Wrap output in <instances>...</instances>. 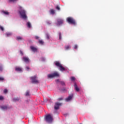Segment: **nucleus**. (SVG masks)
<instances>
[{"mask_svg":"<svg viewBox=\"0 0 124 124\" xmlns=\"http://www.w3.org/2000/svg\"><path fill=\"white\" fill-rule=\"evenodd\" d=\"M19 9H20V10L19 11V13L21 17L23 19H27V18H28V16H27L26 11L23 9V8H22V7H19Z\"/></svg>","mask_w":124,"mask_h":124,"instance_id":"obj_1","label":"nucleus"},{"mask_svg":"<svg viewBox=\"0 0 124 124\" xmlns=\"http://www.w3.org/2000/svg\"><path fill=\"white\" fill-rule=\"evenodd\" d=\"M54 64L56 65V66H57V67H59L60 68V70L61 71H64L65 70V68L62 66V64L59 61H55L54 62Z\"/></svg>","mask_w":124,"mask_h":124,"instance_id":"obj_2","label":"nucleus"},{"mask_svg":"<svg viewBox=\"0 0 124 124\" xmlns=\"http://www.w3.org/2000/svg\"><path fill=\"white\" fill-rule=\"evenodd\" d=\"M66 21L69 24H71L72 25H74L75 26L76 25V21H75V19L73 18V17H68L67 18Z\"/></svg>","mask_w":124,"mask_h":124,"instance_id":"obj_3","label":"nucleus"},{"mask_svg":"<svg viewBox=\"0 0 124 124\" xmlns=\"http://www.w3.org/2000/svg\"><path fill=\"white\" fill-rule=\"evenodd\" d=\"M45 120L46 123L51 124V123L53 122V117H52L50 114H48L46 116Z\"/></svg>","mask_w":124,"mask_h":124,"instance_id":"obj_4","label":"nucleus"},{"mask_svg":"<svg viewBox=\"0 0 124 124\" xmlns=\"http://www.w3.org/2000/svg\"><path fill=\"white\" fill-rule=\"evenodd\" d=\"M60 74L57 72H55L51 74H49L47 75L48 78H54V77H59Z\"/></svg>","mask_w":124,"mask_h":124,"instance_id":"obj_5","label":"nucleus"},{"mask_svg":"<svg viewBox=\"0 0 124 124\" xmlns=\"http://www.w3.org/2000/svg\"><path fill=\"white\" fill-rule=\"evenodd\" d=\"M30 79L31 80V82L33 83L37 84L38 83H39V81L37 80V77H36V76L31 77Z\"/></svg>","mask_w":124,"mask_h":124,"instance_id":"obj_6","label":"nucleus"},{"mask_svg":"<svg viewBox=\"0 0 124 124\" xmlns=\"http://www.w3.org/2000/svg\"><path fill=\"white\" fill-rule=\"evenodd\" d=\"M62 103L56 102L54 106L55 110H59L60 109V106H62Z\"/></svg>","mask_w":124,"mask_h":124,"instance_id":"obj_7","label":"nucleus"},{"mask_svg":"<svg viewBox=\"0 0 124 124\" xmlns=\"http://www.w3.org/2000/svg\"><path fill=\"white\" fill-rule=\"evenodd\" d=\"M57 25L58 26H61V25H62V24H63V19H62L58 18L57 19Z\"/></svg>","mask_w":124,"mask_h":124,"instance_id":"obj_8","label":"nucleus"},{"mask_svg":"<svg viewBox=\"0 0 124 124\" xmlns=\"http://www.w3.org/2000/svg\"><path fill=\"white\" fill-rule=\"evenodd\" d=\"M22 60L25 62H26V63H29L30 62V59H29L28 57H23L22 58Z\"/></svg>","mask_w":124,"mask_h":124,"instance_id":"obj_9","label":"nucleus"},{"mask_svg":"<svg viewBox=\"0 0 124 124\" xmlns=\"http://www.w3.org/2000/svg\"><path fill=\"white\" fill-rule=\"evenodd\" d=\"M73 97V94L72 95H69L68 97L65 98V101L67 102H68V101H70L71 99H72V98Z\"/></svg>","mask_w":124,"mask_h":124,"instance_id":"obj_10","label":"nucleus"},{"mask_svg":"<svg viewBox=\"0 0 124 124\" xmlns=\"http://www.w3.org/2000/svg\"><path fill=\"white\" fill-rule=\"evenodd\" d=\"M15 71H17V72H21L22 71V69L21 67L16 66L15 67Z\"/></svg>","mask_w":124,"mask_h":124,"instance_id":"obj_11","label":"nucleus"},{"mask_svg":"<svg viewBox=\"0 0 124 124\" xmlns=\"http://www.w3.org/2000/svg\"><path fill=\"white\" fill-rule=\"evenodd\" d=\"M74 88H75V90L76 91V92H80V88H79V87H78V86H77V84L74 82Z\"/></svg>","mask_w":124,"mask_h":124,"instance_id":"obj_12","label":"nucleus"},{"mask_svg":"<svg viewBox=\"0 0 124 124\" xmlns=\"http://www.w3.org/2000/svg\"><path fill=\"white\" fill-rule=\"evenodd\" d=\"M30 49H31L33 52H37V48L33 46H30Z\"/></svg>","mask_w":124,"mask_h":124,"instance_id":"obj_13","label":"nucleus"},{"mask_svg":"<svg viewBox=\"0 0 124 124\" xmlns=\"http://www.w3.org/2000/svg\"><path fill=\"white\" fill-rule=\"evenodd\" d=\"M0 108H2V110H7L8 108L6 106H2L0 107Z\"/></svg>","mask_w":124,"mask_h":124,"instance_id":"obj_14","label":"nucleus"},{"mask_svg":"<svg viewBox=\"0 0 124 124\" xmlns=\"http://www.w3.org/2000/svg\"><path fill=\"white\" fill-rule=\"evenodd\" d=\"M16 40H17L18 41H20V40H23V38L19 36H17Z\"/></svg>","mask_w":124,"mask_h":124,"instance_id":"obj_15","label":"nucleus"},{"mask_svg":"<svg viewBox=\"0 0 124 124\" xmlns=\"http://www.w3.org/2000/svg\"><path fill=\"white\" fill-rule=\"evenodd\" d=\"M49 12L50 14H52V15H54V14H55V10L53 9H50Z\"/></svg>","mask_w":124,"mask_h":124,"instance_id":"obj_16","label":"nucleus"},{"mask_svg":"<svg viewBox=\"0 0 124 124\" xmlns=\"http://www.w3.org/2000/svg\"><path fill=\"white\" fill-rule=\"evenodd\" d=\"M27 27L28 28H29V29H31V22H27Z\"/></svg>","mask_w":124,"mask_h":124,"instance_id":"obj_17","label":"nucleus"},{"mask_svg":"<svg viewBox=\"0 0 124 124\" xmlns=\"http://www.w3.org/2000/svg\"><path fill=\"white\" fill-rule=\"evenodd\" d=\"M2 12L3 14H5V15H9V12H8L2 11Z\"/></svg>","mask_w":124,"mask_h":124,"instance_id":"obj_18","label":"nucleus"},{"mask_svg":"<svg viewBox=\"0 0 124 124\" xmlns=\"http://www.w3.org/2000/svg\"><path fill=\"white\" fill-rule=\"evenodd\" d=\"M39 43L41 44V45H43L44 44V42L42 40H39Z\"/></svg>","mask_w":124,"mask_h":124,"instance_id":"obj_19","label":"nucleus"},{"mask_svg":"<svg viewBox=\"0 0 124 124\" xmlns=\"http://www.w3.org/2000/svg\"><path fill=\"white\" fill-rule=\"evenodd\" d=\"M71 46H65V50H69Z\"/></svg>","mask_w":124,"mask_h":124,"instance_id":"obj_20","label":"nucleus"},{"mask_svg":"<svg viewBox=\"0 0 124 124\" xmlns=\"http://www.w3.org/2000/svg\"><path fill=\"white\" fill-rule=\"evenodd\" d=\"M13 101H19V98H14L13 99Z\"/></svg>","mask_w":124,"mask_h":124,"instance_id":"obj_21","label":"nucleus"},{"mask_svg":"<svg viewBox=\"0 0 124 124\" xmlns=\"http://www.w3.org/2000/svg\"><path fill=\"white\" fill-rule=\"evenodd\" d=\"M6 35H7V36L8 37L11 36V35H12V33H11V32L6 33Z\"/></svg>","mask_w":124,"mask_h":124,"instance_id":"obj_22","label":"nucleus"},{"mask_svg":"<svg viewBox=\"0 0 124 124\" xmlns=\"http://www.w3.org/2000/svg\"><path fill=\"white\" fill-rule=\"evenodd\" d=\"M70 79H71L72 82H73V81H75V77H71Z\"/></svg>","mask_w":124,"mask_h":124,"instance_id":"obj_23","label":"nucleus"},{"mask_svg":"<svg viewBox=\"0 0 124 124\" xmlns=\"http://www.w3.org/2000/svg\"><path fill=\"white\" fill-rule=\"evenodd\" d=\"M29 95H30V92H29V91H27L26 93V96H29Z\"/></svg>","mask_w":124,"mask_h":124,"instance_id":"obj_24","label":"nucleus"},{"mask_svg":"<svg viewBox=\"0 0 124 124\" xmlns=\"http://www.w3.org/2000/svg\"><path fill=\"white\" fill-rule=\"evenodd\" d=\"M56 9L58 11L61 10V8L58 5L56 6Z\"/></svg>","mask_w":124,"mask_h":124,"instance_id":"obj_25","label":"nucleus"},{"mask_svg":"<svg viewBox=\"0 0 124 124\" xmlns=\"http://www.w3.org/2000/svg\"><path fill=\"white\" fill-rule=\"evenodd\" d=\"M17 0H9L10 2H15V1H17Z\"/></svg>","mask_w":124,"mask_h":124,"instance_id":"obj_26","label":"nucleus"},{"mask_svg":"<svg viewBox=\"0 0 124 124\" xmlns=\"http://www.w3.org/2000/svg\"><path fill=\"white\" fill-rule=\"evenodd\" d=\"M59 39H62V33L59 32Z\"/></svg>","mask_w":124,"mask_h":124,"instance_id":"obj_27","label":"nucleus"},{"mask_svg":"<svg viewBox=\"0 0 124 124\" xmlns=\"http://www.w3.org/2000/svg\"><path fill=\"white\" fill-rule=\"evenodd\" d=\"M60 83L62 86H64V85H65V83L63 81H61Z\"/></svg>","mask_w":124,"mask_h":124,"instance_id":"obj_28","label":"nucleus"},{"mask_svg":"<svg viewBox=\"0 0 124 124\" xmlns=\"http://www.w3.org/2000/svg\"><path fill=\"white\" fill-rule=\"evenodd\" d=\"M0 30H1V31H4V29H3V28L1 26H0Z\"/></svg>","mask_w":124,"mask_h":124,"instance_id":"obj_29","label":"nucleus"},{"mask_svg":"<svg viewBox=\"0 0 124 124\" xmlns=\"http://www.w3.org/2000/svg\"><path fill=\"white\" fill-rule=\"evenodd\" d=\"M8 90H7V89H4V93H8Z\"/></svg>","mask_w":124,"mask_h":124,"instance_id":"obj_30","label":"nucleus"},{"mask_svg":"<svg viewBox=\"0 0 124 124\" xmlns=\"http://www.w3.org/2000/svg\"><path fill=\"white\" fill-rule=\"evenodd\" d=\"M3 80H4V78L0 77V81H3Z\"/></svg>","mask_w":124,"mask_h":124,"instance_id":"obj_31","label":"nucleus"},{"mask_svg":"<svg viewBox=\"0 0 124 124\" xmlns=\"http://www.w3.org/2000/svg\"><path fill=\"white\" fill-rule=\"evenodd\" d=\"M0 100H3V96H0Z\"/></svg>","mask_w":124,"mask_h":124,"instance_id":"obj_32","label":"nucleus"},{"mask_svg":"<svg viewBox=\"0 0 124 124\" xmlns=\"http://www.w3.org/2000/svg\"><path fill=\"white\" fill-rule=\"evenodd\" d=\"M35 39H38V40H39V37H38V36H35Z\"/></svg>","mask_w":124,"mask_h":124,"instance_id":"obj_33","label":"nucleus"},{"mask_svg":"<svg viewBox=\"0 0 124 124\" xmlns=\"http://www.w3.org/2000/svg\"><path fill=\"white\" fill-rule=\"evenodd\" d=\"M74 49H76L78 48V46H77V45H76L75 46H74Z\"/></svg>","mask_w":124,"mask_h":124,"instance_id":"obj_34","label":"nucleus"},{"mask_svg":"<svg viewBox=\"0 0 124 124\" xmlns=\"http://www.w3.org/2000/svg\"><path fill=\"white\" fill-rule=\"evenodd\" d=\"M62 92H65V91H66V89L65 88H63L62 89Z\"/></svg>","mask_w":124,"mask_h":124,"instance_id":"obj_35","label":"nucleus"},{"mask_svg":"<svg viewBox=\"0 0 124 124\" xmlns=\"http://www.w3.org/2000/svg\"><path fill=\"white\" fill-rule=\"evenodd\" d=\"M0 71H2V66H0Z\"/></svg>","mask_w":124,"mask_h":124,"instance_id":"obj_36","label":"nucleus"},{"mask_svg":"<svg viewBox=\"0 0 124 124\" xmlns=\"http://www.w3.org/2000/svg\"><path fill=\"white\" fill-rule=\"evenodd\" d=\"M41 60L43 61V62H44V61H45V58L42 57V58H41Z\"/></svg>","mask_w":124,"mask_h":124,"instance_id":"obj_37","label":"nucleus"},{"mask_svg":"<svg viewBox=\"0 0 124 124\" xmlns=\"http://www.w3.org/2000/svg\"><path fill=\"white\" fill-rule=\"evenodd\" d=\"M46 38H47V39H49V34H46Z\"/></svg>","mask_w":124,"mask_h":124,"instance_id":"obj_38","label":"nucleus"},{"mask_svg":"<svg viewBox=\"0 0 124 124\" xmlns=\"http://www.w3.org/2000/svg\"><path fill=\"white\" fill-rule=\"evenodd\" d=\"M59 101H61V100H62V98H58Z\"/></svg>","mask_w":124,"mask_h":124,"instance_id":"obj_39","label":"nucleus"},{"mask_svg":"<svg viewBox=\"0 0 124 124\" xmlns=\"http://www.w3.org/2000/svg\"><path fill=\"white\" fill-rule=\"evenodd\" d=\"M26 69H27V70H30V67H29V66H27V67H26Z\"/></svg>","mask_w":124,"mask_h":124,"instance_id":"obj_40","label":"nucleus"},{"mask_svg":"<svg viewBox=\"0 0 124 124\" xmlns=\"http://www.w3.org/2000/svg\"><path fill=\"white\" fill-rule=\"evenodd\" d=\"M56 83H59V82H60V79H57V80H56Z\"/></svg>","mask_w":124,"mask_h":124,"instance_id":"obj_41","label":"nucleus"},{"mask_svg":"<svg viewBox=\"0 0 124 124\" xmlns=\"http://www.w3.org/2000/svg\"><path fill=\"white\" fill-rule=\"evenodd\" d=\"M20 54H21V55L24 54V53H23V52L22 51H20Z\"/></svg>","mask_w":124,"mask_h":124,"instance_id":"obj_42","label":"nucleus"},{"mask_svg":"<svg viewBox=\"0 0 124 124\" xmlns=\"http://www.w3.org/2000/svg\"><path fill=\"white\" fill-rule=\"evenodd\" d=\"M47 24H50L51 23L47 22Z\"/></svg>","mask_w":124,"mask_h":124,"instance_id":"obj_43","label":"nucleus"}]
</instances>
